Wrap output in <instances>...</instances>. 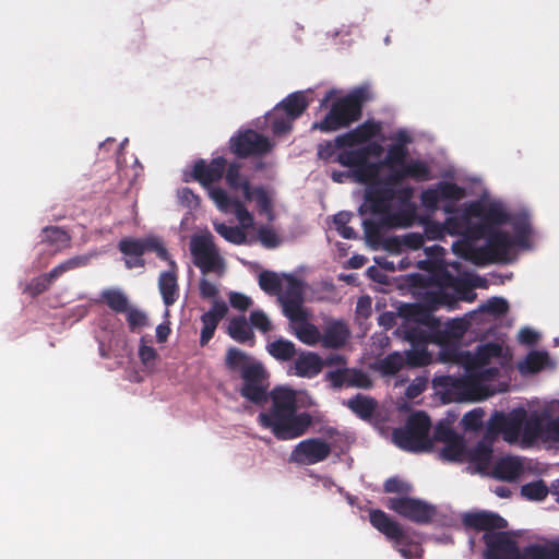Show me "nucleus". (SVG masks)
<instances>
[{"instance_id":"1","label":"nucleus","mask_w":559,"mask_h":559,"mask_svg":"<svg viewBox=\"0 0 559 559\" xmlns=\"http://www.w3.org/2000/svg\"><path fill=\"white\" fill-rule=\"evenodd\" d=\"M242 385L240 395L258 406L269 400L271 406L258 415L259 425L269 429L281 441L294 440L307 433L313 424L308 412H298L297 392L288 386H275L269 392V372L259 361L243 370L240 376Z\"/></svg>"},{"instance_id":"2","label":"nucleus","mask_w":559,"mask_h":559,"mask_svg":"<svg viewBox=\"0 0 559 559\" xmlns=\"http://www.w3.org/2000/svg\"><path fill=\"white\" fill-rule=\"evenodd\" d=\"M463 525L477 532H484V556L486 559H520L518 543L507 532L497 530L507 528L506 519L492 512H473L463 516Z\"/></svg>"},{"instance_id":"3","label":"nucleus","mask_w":559,"mask_h":559,"mask_svg":"<svg viewBox=\"0 0 559 559\" xmlns=\"http://www.w3.org/2000/svg\"><path fill=\"white\" fill-rule=\"evenodd\" d=\"M372 98L373 95L368 85L357 86L347 95L335 100L324 118L316 121L311 129L330 133L348 128L361 119L364 105Z\"/></svg>"},{"instance_id":"4","label":"nucleus","mask_w":559,"mask_h":559,"mask_svg":"<svg viewBox=\"0 0 559 559\" xmlns=\"http://www.w3.org/2000/svg\"><path fill=\"white\" fill-rule=\"evenodd\" d=\"M414 195V189L411 186L400 187L397 182L389 180V174L367 186L365 191V204L368 211L373 215H385L383 223L389 226L402 225V213L390 214L392 201L397 200L406 205Z\"/></svg>"},{"instance_id":"5","label":"nucleus","mask_w":559,"mask_h":559,"mask_svg":"<svg viewBox=\"0 0 559 559\" xmlns=\"http://www.w3.org/2000/svg\"><path fill=\"white\" fill-rule=\"evenodd\" d=\"M516 246L504 230L493 228L486 243L475 247L473 243H453V251L474 264L483 266L490 263L511 262L512 248Z\"/></svg>"},{"instance_id":"6","label":"nucleus","mask_w":559,"mask_h":559,"mask_svg":"<svg viewBox=\"0 0 559 559\" xmlns=\"http://www.w3.org/2000/svg\"><path fill=\"white\" fill-rule=\"evenodd\" d=\"M431 420L429 416L418 411L411 414L403 427L392 431L393 443L407 452H425L432 449V439L429 437Z\"/></svg>"},{"instance_id":"7","label":"nucleus","mask_w":559,"mask_h":559,"mask_svg":"<svg viewBox=\"0 0 559 559\" xmlns=\"http://www.w3.org/2000/svg\"><path fill=\"white\" fill-rule=\"evenodd\" d=\"M382 153L383 146L378 142H371L354 150L338 152L335 162L344 167L354 168L353 173L356 180L369 186L380 179L381 164L368 159L371 156L379 157Z\"/></svg>"},{"instance_id":"8","label":"nucleus","mask_w":559,"mask_h":559,"mask_svg":"<svg viewBox=\"0 0 559 559\" xmlns=\"http://www.w3.org/2000/svg\"><path fill=\"white\" fill-rule=\"evenodd\" d=\"M531 414L523 407H516L509 413L495 412L488 420L486 432L497 441L501 435L503 441L514 444L519 441L528 447L525 440V431Z\"/></svg>"},{"instance_id":"9","label":"nucleus","mask_w":559,"mask_h":559,"mask_svg":"<svg viewBox=\"0 0 559 559\" xmlns=\"http://www.w3.org/2000/svg\"><path fill=\"white\" fill-rule=\"evenodd\" d=\"M370 524L393 543V547L405 559L419 557L423 549L414 542L396 521H393L384 511L371 509L369 511Z\"/></svg>"},{"instance_id":"10","label":"nucleus","mask_w":559,"mask_h":559,"mask_svg":"<svg viewBox=\"0 0 559 559\" xmlns=\"http://www.w3.org/2000/svg\"><path fill=\"white\" fill-rule=\"evenodd\" d=\"M468 376L465 378L451 379V384L456 389L462 399L471 401H480L486 399L489 393L484 382L492 381L499 376L497 367H473L467 364Z\"/></svg>"},{"instance_id":"11","label":"nucleus","mask_w":559,"mask_h":559,"mask_svg":"<svg viewBox=\"0 0 559 559\" xmlns=\"http://www.w3.org/2000/svg\"><path fill=\"white\" fill-rule=\"evenodd\" d=\"M465 191L462 187L453 182L440 181L433 188H428L421 192L420 201L423 206L435 212L438 210V203L440 201H450L443 206V211L448 214L456 212L454 202L463 199Z\"/></svg>"},{"instance_id":"12","label":"nucleus","mask_w":559,"mask_h":559,"mask_svg":"<svg viewBox=\"0 0 559 559\" xmlns=\"http://www.w3.org/2000/svg\"><path fill=\"white\" fill-rule=\"evenodd\" d=\"M386 507L399 515L417 524H428L437 514L435 506L424 500L406 496L389 498Z\"/></svg>"},{"instance_id":"13","label":"nucleus","mask_w":559,"mask_h":559,"mask_svg":"<svg viewBox=\"0 0 559 559\" xmlns=\"http://www.w3.org/2000/svg\"><path fill=\"white\" fill-rule=\"evenodd\" d=\"M270 140L252 129L239 131L229 140V150L239 158L262 156L270 152Z\"/></svg>"},{"instance_id":"14","label":"nucleus","mask_w":559,"mask_h":559,"mask_svg":"<svg viewBox=\"0 0 559 559\" xmlns=\"http://www.w3.org/2000/svg\"><path fill=\"white\" fill-rule=\"evenodd\" d=\"M193 263L202 273L216 272L223 267V260L219 257L211 235L195 236L190 243Z\"/></svg>"},{"instance_id":"15","label":"nucleus","mask_w":559,"mask_h":559,"mask_svg":"<svg viewBox=\"0 0 559 559\" xmlns=\"http://www.w3.org/2000/svg\"><path fill=\"white\" fill-rule=\"evenodd\" d=\"M525 440L534 444L538 440L550 443H559V416L550 418L546 414L531 413L525 431Z\"/></svg>"},{"instance_id":"16","label":"nucleus","mask_w":559,"mask_h":559,"mask_svg":"<svg viewBox=\"0 0 559 559\" xmlns=\"http://www.w3.org/2000/svg\"><path fill=\"white\" fill-rule=\"evenodd\" d=\"M226 168V158L223 156L215 157L210 162L200 158L194 162L189 178L186 177L185 181H197L210 193L211 189H217L213 187L214 183L221 181L224 176Z\"/></svg>"},{"instance_id":"17","label":"nucleus","mask_w":559,"mask_h":559,"mask_svg":"<svg viewBox=\"0 0 559 559\" xmlns=\"http://www.w3.org/2000/svg\"><path fill=\"white\" fill-rule=\"evenodd\" d=\"M331 454V445L320 438L300 441L290 453V462L300 465H313L325 461Z\"/></svg>"},{"instance_id":"18","label":"nucleus","mask_w":559,"mask_h":559,"mask_svg":"<svg viewBox=\"0 0 559 559\" xmlns=\"http://www.w3.org/2000/svg\"><path fill=\"white\" fill-rule=\"evenodd\" d=\"M283 278L287 282V285L284 292L278 295V300L282 304L284 314L290 321L305 319L301 281L290 274H283Z\"/></svg>"},{"instance_id":"19","label":"nucleus","mask_w":559,"mask_h":559,"mask_svg":"<svg viewBox=\"0 0 559 559\" xmlns=\"http://www.w3.org/2000/svg\"><path fill=\"white\" fill-rule=\"evenodd\" d=\"M324 379L335 390L344 386L368 390L373 386V381L369 373L359 368L343 367L331 370L325 373Z\"/></svg>"},{"instance_id":"20","label":"nucleus","mask_w":559,"mask_h":559,"mask_svg":"<svg viewBox=\"0 0 559 559\" xmlns=\"http://www.w3.org/2000/svg\"><path fill=\"white\" fill-rule=\"evenodd\" d=\"M381 132L382 123L373 119H368L355 129L337 135V141L341 144H346L349 150H354L355 146L360 147L373 142L372 139L379 136Z\"/></svg>"},{"instance_id":"21","label":"nucleus","mask_w":559,"mask_h":559,"mask_svg":"<svg viewBox=\"0 0 559 559\" xmlns=\"http://www.w3.org/2000/svg\"><path fill=\"white\" fill-rule=\"evenodd\" d=\"M210 198L221 211L228 212L233 210L242 225L248 226L252 224L253 216L247 210L245 203L238 198H230L223 188L211 189Z\"/></svg>"},{"instance_id":"22","label":"nucleus","mask_w":559,"mask_h":559,"mask_svg":"<svg viewBox=\"0 0 559 559\" xmlns=\"http://www.w3.org/2000/svg\"><path fill=\"white\" fill-rule=\"evenodd\" d=\"M468 322L464 319L456 318L442 323L437 320V326L432 329L433 344L445 346L459 342L466 333Z\"/></svg>"},{"instance_id":"23","label":"nucleus","mask_w":559,"mask_h":559,"mask_svg":"<svg viewBox=\"0 0 559 559\" xmlns=\"http://www.w3.org/2000/svg\"><path fill=\"white\" fill-rule=\"evenodd\" d=\"M496 441L486 431L472 449H466L465 461L475 468L476 472L486 473L492 460V447Z\"/></svg>"},{"instance_id":"24","label":"nucleus","mask_w":559,"mask_h":559,"mask_svg":"<svg viewBox=\"0 0 559 559\" xmlns=\"http://www.w3.org/2000/svg\"><path fill=\"white\" fill-rule=\"evenodd\" d=\"M405 179H413L416 182H423L431 179V171L429 166L421 159H409L402 167L393 169L389 173V180L397 182L399 186Z\"/></svg>"},{"instance_id":"25","label":"nucleus","mask_w":559,"mask_h":559,"mask_svg":"<svg viewBox=\"0 0 559 559\" xmlns=\"http://www.w3.org/2000/svg\"><path fill=\"white\" fill-rule=\"evenodd\" d=\"M400 316L405 320L404 324H419L428 329L437 326V320L430 308L421 304H404L399 309Z\"/></svg>"},{"instance_id":"26","label":"nucleus","mask_w":559,"mask_h":559,"mask_svg":"<svg viewBox=\"0 0 559 559\" xmlns=\"http://www.w3.org/2000/svg\"><path fill=\"white\" fill-rule=\"evenodd\" d=\"M169 270L164 271L158 276V289L166 307L173 306L179 297L178 266L175 261H170Z\"/></svg>"},{"instance_id":"27","label":"nucleus","mask_w":559,"mask_h":559,"mask_svg":"<svg viewBox=\"0 0 559 559\" xmlns=\"http://www.w3.org/2000/svg\"><path fill=\"white\" fill-rule=\"evenodd\" d=\"M468 214L480 218L493 228H498V226L507 224L511 219V214L497 204L484 206L480 203H472L468 207Z\"/></svg>"},{"instance_id":"28","label":"nucleus","mask_w":559,"mask_h":559,"mask_svg":"<svg viewBox=\"0 0 559 559\" xmlns=\"http://www.w3.org/2000/svg\"><path fill=\"white\" fill-rule=\"evenodd\" d=\"M350 335L349 329L344 321L331 320L326 323L321 333V345L324 348H342Z\"/></svg>"},{"instance_id":"29","label":"nucleus","mask_w":559,"mask_h":559,"mask_svg":"<svg viewBox=\"0 0 559 559\" xmlns=\"http://www.w3.org/2000/svg\"><path fill=\"white\" fill-rule=\"evenodd\" d=\"M323 359L313 352H302L295 360V374L300 378H314L323 369Z\"/></svg>"},{"instance_id":"30","label":"nucleus","mask_w":559,"mask_h":559,"mask_svg":"<svg viewBox=\"0 0 559 559\" xmlns=\"http://www.w3.org/2000/svg\"><path fill=\"white\" fill-rule=\"evenodd\" d=\"M399 142L389 146L382 165L393 171L397 167H402L407 162L408 150L406 143L411 142V138L406 133H399Z\"/></svg>"},{"instance_id":"31","label":"nucleus","mask_w":559,"mask_h":559,"mask_svg":"<svg viewBox=\"0 0 559 559\" xmlns=\"http://www.w3.org/2000/svg\"><path fill=\"white\" fill-rule=\"evenodd\" d=\"M523 473L522 462L514 456L500 459L493 466L492 475L495 478L504 481H514Z\"/></svg>"},{"instance_id":"32","label":"nucleus","mask_w":559,"mask_h":559,"mask_svg":"<svg viewBox=\"0 0 559 559\" xmlns=\"http://www.w3.org/2000/svg\"><path fill=\"white\" fill-rule=\"evenodd\" d=\"M227 334L236 342L250 346L254 345L255 336L250 323H248L245 316H237L229 320L227 326Z\"/></svg>"},{"instance_id":"33","label":"nucleus","mask_w":559,"mask_h":559,"mask_svg":"<svg viewBox=\"0 0 559 559\" xmlns=\"http://www.w3.org/2000/svg\"><path fill=\"white\" fill-rule=\"evenodd\" d=\"M309 103L310 100L307 98L306 92L298 91L286 96L276 106L288 115L290 119L296 120L307 110Z\"/></svg>"},{"instance_id":"34","label":"nucleus","mask_w":559,"mask_h":559,"mask_svg":"<svg viewBox=\"0 0 559 559\" xmlns=\"http://www.w3.org/2000/svg\"><path fill=\"white\" fill-rule=\"evenodd\" d=\"M258 362L259 360L234 346L226 350L224 360L226 369H228L230 372H238L240 376L242 374L243 370L254 366V364Z\"/></svg>"},{"instance_id":"35","label":"nucleus","mask_w":559,"mask_h":559,"mask_svg":"<svg viewBox=\"0 0 559 559\" xmlns=\"http://www.w3.org/2000/svg\"><path fill=\"white\" fill-rule=\"evenodd\" d=\"M503 354V347L498 342H488L476 347L473 356L469 357L468 364L473 367H485L490 364L493 358H500Z\"/></svg>"},{"instance_id":"36","label":"nucleus","mask_w":559,"mask_h":559,"mask_svg":"<svg viewBox=\"0 0 559 559\" xmlns=\"http://www.w3.org/2000/svg\"><path fill=\"white\" fill-rule=\"evenodd\" d=\"M509 223L512 225L514 231V237L512 239L515 245L518 247L527 248L528 238L531 235V223L528 215L526 213L511 215Z\"/></svg>"},{"instance_id":"37","label":"nucleus","mask_w":559,"mask_h":559,"mask_svg":"<svg viewBox=\"0 0 559 559\" xmlns=\"http://www.w3.org/2000/svg\"><path fill=\"white\" fill-rule=\"evenodd\" d=\"M345 405L359 418L369 419L377 408V401L371 396L356 394Z\"/></svg>"},{"instance_id":"38","label":"nucleus","mask_w":559,"mask_h":559,"mask_svg":"<svg viewBox=\"0 0 559 559\" xmlns=\"http://www.w3.org/2000/svg\"><path fill=\"white\" fill-rule=\"evenodd\" d=\"M294 334L296 337L306 345L314 346L321 343V332L314 324L305 319H297L294 321Z\"/></svg>"},{"instance_id":"39","label":"nucleus","mask_w":559,"mask_h":559,"mask_svg":"<svg viewBox=\"0 0 559 559\" xmlns=\"http://www.w3.org/2000/svg\"><path fill=\"white\" fill-rule=\"evenodd\" d=\"M403 333L412 346H423L433 343L432 329L419 324H403Z\"/></svg>"},{"instance_id":"40","label":"nucleus","mask_w":559,"mask_h":559,"mask_svg":"<svg viewBox=\"0 0 559 559\" xmlns=\"http://www.w3.org/2000/svg\"><path fill=\"white\" fill-rule=\"evenodd\" d=\"M225 180L227 186L233 191L241 190L242 193L247 192L249 186L251 185L247 177L241 175V164L237 162H233L229 165L226 164L225 168Z\"/></svg>"},{"instance_id":"41","label":"nucleus","mask_w":559,"mask_h":559,"mask_svg":"<svg viewBox=\"0 0 559 559\" xmlns=\"http://www.w3.org/2000/svg\"><path fill=\"white\" fill-rule=\"evenodd\" d=\"M266 349L267 353L278 361H289L297 354L295 344L285 338H278L269 343Z\"/></svg>"},{"instance_id":"42","label":"nucleus","mask_w":559,"mask_h":559,"mask_svg":"<svg viewBox=\"0 0 559 559\" xmlns=\"http://www.w3.org/2000/svg\"><path fill=\"white\" fill-rule=\"evenodd\" d=\"M102 300L115 312L124 313L129 308L127 295L120 289L107 288L100 294Z\"/></svg>"},{"instance_id":"43","label":"nucleus","mask_w":559,"mask_h":559,"mask_svg":"<svg viewBox=\"0 0 559 559\" xmlns=\"http://www.w3.org/2000/svg\"><path fill=\"white\" fill-rule=\"evenodd\" d=\"M270 128L275 135H282L292 130L294 119H290L282 109L276 106L266 117Z\"/></svg>"},{"instance_id":"44","label":"nucleus","mask_w":559,"mask_h":559,"mask_svg":"<svg viewBox=\"0 0 559 559\" xmlns=\"http://www.w3.org/2000/svg\"><path fill=\"white\" fill-rule=\"evenodd\" d=\"M71 236L59 226H46L43 229V242L55 246L58 250L70 246Z\"/></svg>"},{"instance_id":"45","label":"nucleus","mask_w":559,"mask_h":559,"mask_svg":"<svg viewBox=\"0 0 559 559\" xmlns=\"http://www.w3.org/2000/svg\"><path fill=\"white\" fill-rule=\"evenodd\" d=\"M228 312V307L223 300H214L212 308L201 316L202 326L217 329L218 323Z\"/></svg>"},{"instance_id":"46","label":"nucleus","mask_w":559,"mask_h":559,"mask_svg":"<svg viewBox=\"0 0 559 559\" xmlns=\"http://www.w3.org/2000/svg\"><path fill=\"white\" fill-rule=\"evenodd\" d=\"M466 447L462 437L444 443L440 452V457L447 462H463L465 461Z\"/></svg>"},{"instance_id":"47","label":"nucleus","mask_w":559,"mask_h":559,"mask_svg":"<svg viewBox=\"0 0 559 559\" xmlns=\"http://www.w3.org/2000/svg\"><path fill=\"white\" fill-rule=\"evenodd\" d=\"M242 194L246 201H255L257 207L261 213H272V202L263 187L259 186L252 188L250 185L247 192H243Z\"/></svg>"},{"instance_id":"48","label":"nucleus","mask_w":559,"mask_h":559,"mask_svg":"<svg viewBox=\"0 0 559 559\" xmlns=\"http://www.w3.org/2000/svg\"><path fill=\"white\" fill-rule=\"evenodd\" d=\"M548 360V354L545 352L533 350L520 362L518 368L522 373H535L540 371Z\"/></svg>"},{"instance_id":"49","label":"nucleus","mask_w":559,"mask_h":559,"mask_svg":"<svg viewBox=\"0 0 559 559\" xmlns=\"http://www.w3.org/2000/svg\"><path fill=\"white\" fill-rule=\"evenodd\" d=\"M259 286L269 295H280L283 292L282 277L273 271H262L259 274Z\"/></svg>"},{"instance_id":"50","label":"nucleus","mask_w":559,"mask_h":559,"mask_svg":"<svg viewBox=\"0 0 559 559\" xmlns=\"http://www.w3.org/2000/svg\"><path fill=\"white\" fill-rule=\"evenodd\" d=\"M404 366V356L394 352L379 361L378 370L383 376H395Z\"/></svg>"},{"instance_id":"51","label":"nucleus","mask_w":559,"mask_h":559,"mask_svg":"<svg viewBox=\"0 0 559 559\" xmlns=\"http://www.w3.org/2000/svg\"><path fill=\"white\" fill-rule=\"evenodd\" d=\"M405 365L409 367H425L430 364L431 355L427 349V345L413 346L412 349L405 352Z\"/></svg>"},{"instance_id":"52","label":"nucleus","mask_w":559,"mask_h":559,"mask_svg":"<svg viewBox=\"0 0 559 559\" xmlns=\"http://www.w3.org/2000/svg\"><path fill=\"white\" fill-rule=\"evenodd\" d=\"M465 229L466 231L464 235V241L459 242L460 245L466 242L472 243V241L480 240L484 238L487 240L493 227L488 226V224L480 219L478 223H471L468 221Z\"/></svg>"},{"instance_id":"53","label":"nucleus","mask_w":559,"mask_h":559,"mask_svg":"<svg viewBox=\"0 0 559 559\" xmlns=\"http://www.w3.org/2000/svg\"><path fill=\"white\" fill-rule=\"evenodd\" d=\"M214 229L230 243L242 245L247 240L246 233L238 226H228L224 223H218L214 224Z\"/></svg>"},{"instance_id":"54","label":"nucleus","mask_w":559,"mask_h":559,"mask_svg":"<svg viewBox=\"0 0 559 559\" xmlns=\"http://www.w3.org/2000/svg\"><path fill=\"white\" fill-rule=\"evenodd\" d=\"M88 261H90V259L86 255H76V257L70 258V259L61 262L57 266H55L49 272V276H50V278L57 280L59 276H61L62 274H64L68 271L87 265Z\"/></svg>"},{"instance_id":"55","label":"nucleus","mask_w":559,"mask_h":559,"mask_svg":"<svg viewBox=\"0 0 559 559\" xmlns=\"http://www.w3.org/2000/svg\"><path fill=\"white\" fill-rule=\"evenodd\" d=\"M348 147L346 144H341L337 141V136L333 141H323L318 145V157L325 162H335V158L338 153H336L338 150L340 152L343 150H347Z\"/></svg>"},{"instance_id":"56","label":"nucleus","mask_w":559,"mask_h":559,"mask_svg":"<svg viewBox=\"0 0 559 559\" xmlns=\"http://www.w3.org/2000/svg\"><path fill=\"white\" fill-rule=\"evenodd\" d=\"M521 493L528 500L540 501L548 495V488L544 480H536L525 484L521 488Z\"/></svg>"},{"instance_id":"57","label":"nucleus","mask_w":559,"mask_h":559,"mask_svg":"<svg viewBox=\"0 0 559 559\" xmlns=\"http://www.w3.org/2000/svg\"><path fill=\"white\" fill-rule=\"evenodd\" d=\"M118 248L127 257L139 258L144 254L143 239L123 238L119 241Z\"/></svg>"},{"instance_id":"58","label":"nucleus","mask_w":559,"mask_h":559,"mask_svg":"<svg viewBox=\"0 0 559 559\" xmlns=\"http://www.w3.org/2000/svg\"><path fill=\"white\" fill-rule=\"evenodd\" d=\"M143 247H144V253L146 251H153L156 253V255L164 261H167L168 264H170V261H174L164 246L163 241L158 239L157 237H146L143 238Z\"/></svg>"},{"instance_id":"59","label":"nucleus","mask_w":559,"mask_h":559,"mask_svg":"<svg viewBox=\"0 0 559 559\" xmlns=\"http://www.w3.org/2000/svg\"><path fill=\"white\" fill-rule=\"evenodd\" d=\"M257 233L258 239L263 247L274 249L280 246L281 239L272 227L262 225L258 228Z\"/></svg>"},{"instance_id":"60","label":"nucleus","mask_w":559,"mask_h":559,"mask_svg":"<svg viewBox=\"0 0 559 559\" xmlns=\"http://www.w3.org/2000/svg\"><path fill=\"white\" fill-rule=\"evenodd\" d=\"M479 309L492 316L500 317L508 312L509 304L504 298L492 297L488 299L486 304L481 305Z\"/></svg>"},{"instance_id":"61","label":"nucleus","mask_w":559,"mask_h":559,"mask_svg":"<svg viewBox=\"0 0 559 559\" xmlns=\"http://www.w3.org/2000/svg\"><path fill=\"white\" fill-rule=\"evenodd\" d=\"M468 218L467 216H450L445 219V231L447 234L454 236V235H462L464 237L466 231V225H467Z\"/></svg>"},{"instance_id":"62","label":"nucleus","mask_w":559,"mask_h":559,"mask_svg":"<svg viewBox=\"0 0 559 559\" xmlns=\"http://www.w3.org/2000/svg\"><path fill=\"white\" fill-rule=\"evenodd\" d=\"M249 321L251 328H255L262 333H267L272 330L271 321L262 310H253L250 313Z\"/></svg>"},{"instance_id":"63","label":"nucleus","mask_w":559,"mask_h":559,"mask_svg":"<svg viewBox=\"0 0 559 559\" xmlns=\"http://www.w3.org/2000/svg\"><path fill=\"white\" fill-rule=\"evenodd\" d=\"M455 430L448 424L440 423L433 430V440L448 443L460 438Z\"/></svg>"},{"instance_id":"64","label":"nucleus","mask_w":559,"mask_h":559,"mask_svg":"<svg viewBox=\"0 0 559 559\" xmlns=\"http://www.w3.org/2000/svg\"><path fill=\"white\" fill-rule=\"evenodd\" d=\"M126 313L130 331L134 332L138 329L147 325V317L143 311L129 307Z\"/></svg>"}]
</instances>
